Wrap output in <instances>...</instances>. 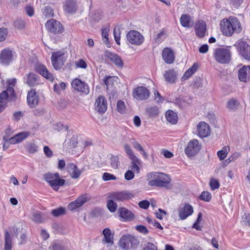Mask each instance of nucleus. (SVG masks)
Returning <instances> with one entry per match:
<instances>
[{
	"mask_svg": "<svg viewBox=\"0 0 250 250\" xmlns=\"http://www.w3.org/2000/svg\"><path fill=\"white\" fill-rule=\"evenodd\" d=\"M220 28L223 35L229 36L232 35L234 32H239L240 23L236 18L229 20H222L220 22Z\"/></svg>",
	"mask_w": 250,
	"mask_h": 250,
	"instance_id": "obj_1",
	"label": "nucleus"
},
{
	"mask_svg": "<svg viewBox=\"0 0 250 250\" xmlns=\"http://www.w3.org/2000/svg\"><path fill=\"white\" fill-rule=\"evenodd\" d=\"M139 244L138 239L134 235L129 234L123 235L119 242V247L124 250H134Z\"/></svg>",
	"mask_w": 250,
	"mask_h": 250,
	"instance_id": "obj_2",
	"label": "nucleus"
},
{
	"mask_svg": "<svg viewBox=\"0 0 250 250\" xmlns=\"http://www.w3.org/2000/svg\"><path fill=\"white\" fill-rule=\"evenodd\" d=\"M153 175L155 179L148 182L149 186L164 187L167 188H170L169 183L171 179L168 175L164 173H155L153 174Z\"/></svg>",
	"mask_w": 250,
	"mask_h": 250,
	"instance_id": "obj_3",
	"label": "nucleus"
},
{
	"mask_svg": "<svg viewBox=\"0 0 250 250\" xmlns=\"http://www.w3.org/2000/svg\"><path fill=\"white\" fill-rule=\"evenodd\" d=\"M231 52L225 48H218L215 50L214 57L215 60L220 63H227L231 60Z\"/></svg>",
	"mask_w": 250,
	"mask_h": 250,
	"instance_id": "obj_4",
	"label": "nucleus"
},
{
	"mask_svg": "<svg viewBox=\"0 0 250 250\" xmlns=\"http://www.w3.org/2000/svg\"><path fill=\"white\" fill-rule=\"evenodd\" d=\"M52 64L56 70H60L64 64L66 58L64 53L62 51L53 52L51 57Z\"/></svg>",
	"mask_w": 250,
	"mask_h": 250,
	"instance_id": "obj_5",
	"label": "nucleus"
},
{
	"mask_svg": "<svg viewBox=\"0 0 250 250\" xmlns=\"http://www.w3.org/2000/svg\"><path fill=\"white\" fill-rule=\"evenodd\" d=\"M108 197L109 199H113L118 202H123L133 198L134 195L131 191L123 190L120 192L110 193Z\"/></svg>",
	"mask_w": 250,
	"mask_h": 250,
	"instance_id": "obj_6",
	"label": "nucleus"
},
{
	"mask_svg": "<svg viewBox=\"0 0 250 250\" xmlns=\"http://www.w3.org/2000/svg\"><path fill=\"white\" fill-rule=\"evenodd\" d=\"M201 146L196 139H193L189 141L187 146L185 149L186 154L189 157H192L197 154L201 149Z\"/></svg>",
	"mask_w": 250,
	"mask_h": 250,
	"instance_id": "obj_7",
	"label": "nucleus"
},
{
	"mask_svg": "<svg viewBox=\"0 0 250 250\" xmlns=\"http://www.w3.org/2000/svg\"><path fill=\"white\" fill-rule=\"evenodd\" d=\"M127 41L132 44L141 45L144 42L143 36L136 30H130L126 35Z\"/></svg>",
	"mask_w": 250,
	"mask_h": 250,
	"instance_id": "obj_8",
	"label": "nucleus"
},
{
	"mask_svg": "<svg viewBox=\"0 0 250 250\" xmlns=\"http://www.w3.org/2000/svg\"><path fill=\"white\" fill-rule=\"evenodd\" d=\"M178 216L181 220H185L193 213V208L188 203H185L180 205L178 208Z\"/></svg>",
	"mask_w": 250,
	"mask_h": 250,
	"instance_id": "obj_9",
	"label": "nucleus"
},
{
	"mask_svg": "<svg viewBox=\"0 0 250 250\" xmlns=\"http://www.w3.org/2000/svg\"><path fill=\"white\" fill-rule=\"evenodd\" d=\"M150 92L149 90L144 86H138L134 89L132 95L134 98L138 100H144L148 98Z\"/></svg>",
	"mask_w": 250,
	"mask_h": 250,
	"instance_id": "obj_10",
	"label": "nucleus"
},
{
	"mask_svg": "<svg viewBox=\"0 0 250 250\" xmlns=\"http://www.w3.org/2000/svg\"><path fill=\"white\" fill-rule=\"evenodd\" d=\"M14 55L13 51L9 49L2 50L0 54V62L4 65H8L14 60Z\"/></svg>",
	"mask_w": 250,
	"mask_h": 250,
	"instance_id": "obj_11",
	"label": "nucleus"
},
{
	"mask_svg": "<svg viewBox=\"0 0 250 250\" xmlns=\"http://www.w3.org/2000/svg\"><path fill=\"white\" fill-rule=\"evenodd\" d=\"M45 26L49 32L54 34H60L63 31L62 26L61 23L54 19L48 21Z\"/></svg>",
	"mask_w": 250,
	"mask_h": 250,
	"instance_id": "obj_12",
	"label": "nucleus"
},
{
	"mask_svg": "<svg viewBox=\"0 0 250 250\" xmlns=\"http://www.w3.org/2000/svg\"><path fill=\"white\" fill-rule=\"evenodd\" d=\"M72 87L77 91L83 93L85 94L89 93V89L87 84L80 79L76 78L71 83Z\"/></svg>",
	"mask_w": 250,
	"mask_h": 250,
	"instance_id": "obj_13",
	"label": "nucleus"
},
{
	"mask_svg": "<svg viewBox=\"0 0 250 250\" xmlns=\"http://www.w3.org/2000/svg\"><path fill=\"white\" fill-rule=\"evenodd\" d=\"M16 82L17 80L15 78L8 79L6 82L7 84L6 89L2 92L6 93V96L10 98V101H15L16 99V95L14 89Z\"/></svg>",
	"mask_w": 250,
	"mask_h": 250,
	"instance_id": "obj_14",
	"label": "nucleus"
},
{
	"mask_svg": "<svg viewBox=\"0 0 250 250\" xmlns=\"http://www.w3.org/2000/svg\"><path fill=\"white\" fill-rule=\"evenodd\" d=\"M90 200L87 194H83L78 198L74 202H71L68 205V209L73 211L82 207L85 203Z\"/></svg>",
	"mask_w": 250,
	"mask_h": 250,
	"instance_id": "obj_15",
	"label": "nucleus"
},
{
	"mask_svg": "<svg viewBox=\"0 0 250 250\" xmlns=\"http://www.w3.org/2000/svg\"><path fill=\"white\" fill-rule=\"evenodd\" d=\"M237 48L240 54L246 60H250V46L244 41L237 44Z\"/></svg>",
	"mask_w": 250,
	"mask_h": 250,
	"instance_id": "obj_16",
	"label": "nucleus"
},
{
	"mask_svg": "<svg viewBox=\"0 0 250 250\" xmlns=\"http://www.w3.org/2000/svg\"><path fill=\"white\" fill-rule=\"evenodd\" d=\"M95 110L101 114L104 113L107 110V102L104 96H99L96 100Z\"/></svg>",
	"mask_w": 250,
	"mask_h": 250,
	"instance_id": "obj_17",
	"label": "nucleus"
},
{
	"mask_svg": "<svg viewBox=\"0 0 250 250\" xmlns=\"http://www.w3.org/2000/svg\"><path fill=\"white\" fill-rule=\"evenodd\" d=\"M162 56L165 62L167 64L172 63L175 59L174 52L169 47H166L163 49Z\"/></svg>",
	"mask_w": 250,
	"mask_h": 250,
	"instance_id": "obj_18",
	"label": "nucleus"
},
{
	"mask_svg": "<svg viewBox=\"0 0 250 250\" xmlns=\"http://www.w3.org/2000/svg\"><path fill=\"white\" fill-rule=\"evenodd\" d=\"M197 130L198 135L201 138L208 137L210 133L209 126L204 122L198 124Z\"/></svg>",
	"mask_w": 250,
	"mask_h": 250,
	"instance_id": "obj_19",
	"label": "nucleus"
},
{
	"mask_svg": "<svg viewBox=\"0 0 250 250\" xmlns=\"http://www.w3.org/2000/svg\"><path fill=\"white\" fill-rule=\"evenodd\" d=\"M28 105L31 107H35L39 103V98L35 90H31L28 93L27 97Z\"/></svg>",
	"mask_w": 250,
	"mask_h": 250,
	"instance_id": "obj_20",
	"label": "nucleus"
},
{
	"mask_svg": "<svg viewBox=\"0 0 250 250\" xmlns=\"http://www.w3.org/2000/svg\"><path fill=\"white\" fill-rule=\"evenodd\" d=\"M30 135V133L28 131L20 132L11 138L9 140V143L11 144L19 143L27 138Z\"/></svg>",
	"mask_w": 250,
	"mask_h": 250,
	"instance_id": "obj_21",
	"label": "nucleus"
},
{
	"mask_svg": "<svg viewBox=\"0 0 250 250\" xmlns=\"http://www.w3.org/2000/svg\"><path fill=\"white\" fill-rule=\"evenodd\" d=\"M177 73L174 69H169L166 71L164 77L165 81L169 83H174L177 79Z\"/></svg>",
	"mask_w": 250,
	"mask_h": 250,
	"instance_id": "obj_22",
	"label": "nucleus"
},
{
	"mask_svg": "<svg viewBox=\"0 0 250 250\" xmlns=\"http://www.w3.org/2000/svg\"><path fill=\"white\" fill-rule=\"evenodd\" d=\"M67 170L71 178L75 179H78L82 173V171L73 163L67 165Z\"/></svg>",
	"mask_w": 250,
	"mask_h": 250,
	"instance_id": "obj_23",
	"label": "nucleus"
},
{
	"mask_svg": "<svg viewBox=\"0 0 250 250\" xmlns=\"http://www.w3.org/2000/svg\"><path fill=\"white\" fill-rule=\"evenodd\" d=\"M206 31V23L203 21H198L195 25V32L196 35L199 38H203L205 36Z\"/></svg>",
	"mask_w": 250,
	"mask_h": 250,
	"instance_id": "obj_24",
	"label": "nucleus"
},
{
	"mask_svg": "<svg viewBox=\"0 0 250 250\" xmlns=\"http://www.w3.org/2000/svg\"><path fill=\"white\" fill-rule=\"evenodd\" d=\"M63 8L68 13H74L77 9L76 1L74 0H66Z\"/></svg>",
	"mask_w": 250,
	"mask_h": 250,
	"instance_id": "obj_25",
	"label": "nucleus"
},
{
	"mask_svg": "<svg viewBox=\"0 0 250 250\" xmlns=\"http://www.w3.org/2000/svg\"><path fill=\"white\" fill-rule=\"evenodd\" d=\"M250 71V66H243L238 72V78L239 80L242 82H246L249 79L248 75Z\"/></svg>",
	"mask_w": 250,
	"mask_h": 250,
	"instance_id": "obj_26",
	"label": "nucleus"
},
{
	"mask_svg": "<svg viewBox=\"0 0 250 250\" xmlns=\"http://www.w3.org/2000/svg\"><path fill=\"white\" fill-rule=\"evenodd\" d=\"M181 24L186 28H189L193 24L191 17L187 14H183L180 19Z\"/></svg>",
	"mask_w": 250,
	"mask_h": 250,
	"instance_id": "obj_27",
	"label": "nucleus"
},
{
	"mask_svg": "<svg viewBox=\"0 0 250 250\" xmlns=\"http://www.w3.org/2000/svg\"><path fill=\"white\" fill-rule=\"evenodd\" d=\"M37 69L40 74H41L43 77L49 80V81H53L54 77L53 75L48 71L47 68L44 65H39Z\"/></svg>",
	"mask_w": 250,
	"mask_h": 250,
	"instance_id": "obj_28",
	"label": "nucleus"
},
{
	"mask_svg": "<svg viewBox=\"0 0 250 250\" xmlns=\"http://www.w3.org/2000/svg\"><path fill=\"white\" fill-rule=\"evenodd\" d=\"M25 83L30 86H34L38 84L39 83L38 76L34 73H29L27 76Z\"/></svg>",
	"mask_w": 250,
	"mask_h": 250,
	"instance_id": "obj_29",
	"label": "nucleus"
},
{
	"mask_svg": "<svg viewBox=\"0 0 250 250\" xmlns=\"http://www.w3.org/2000/svg\"><path fill=\"white\" fill-rule=\"evenodd\" d=\"M166 117L168 122L171 124H176L177 123V115L171 110H168L166 113Z\"/></svg>",
	"mask_w": 250,
	"mask_h": 250,
	"instance_id": "obj_30",
	"label": "nucleus"
},
{
	"mask_svg": "<svg viewBox=\"0 0 250 250\" xmlns=\"http://www.w3.org/2000/svg\"><path fill=\"white\" fill-rule=\"evenodd\" d=\"M5 92H1L0 94V113L2 112L5 107L8 101H11L10 98L6 96Z\"/></svg>",
	"mask_w": 250,
	"mask_h": 250,
	"instance_id": "obj_31",
	"label": "nucleus"
},
{
	"mask_svg": "<svg viewBox=\"0 0 250 250\" xmlns=\"http://www.w3.org/2000/svg\"><path fill=\"white\" fill-rule=\"evenodd\" d=\"M198 64L194 63L193 65L187 70L182 77V81H184L191 76L198 69Z\"/></svg>",
	"mask_w": 250,
	"mask_h": 250,
	"instance_id": "obj_32",
	"label": "nucleus"
},
{
	"mask_svg": "<svg viewBox=\"0 0 250 250\" xmlns=\"http://www.w3.org/2000/svg\"><path fill=\"white\" fill-rule=\"evenodd\" d=\"M49 185L55 190L58 191L59 187L63 186L65 183V180L59 177H56Z\"/></svg>",
	"mask_w": 250,
	"mask_h": 250,
	"instance_id": "obj_33",
	"label": "nucleus"
},
{
	"mask_svg": "<svg viewBox=\"0 0 250 250\" xmlns=\"http://www.w3.org/2000/svg\"><path fill=\"white\" fill-rule=\"evenodd\" d=\"M119 212L121 217L126 219H131L134 217L133 214L125 208H121L119 209Z\"/></svg>",
	"mask_w": 250,
	"mask_h": 250,
	"instance_id": "obj_34",
	"label": "nucleus"
},
{
	"mask_svg": "<svg viewBox=\"0 0 250 250\" xmlns=\"http://www.w3.org/2000/svg\"><path fill=\"white\" fill-rule=\"evenodd\" d=\"M130 159L131 160V169L137 173H139L140 171L139 166L141 165L140 160L136 156L130 158Z\"/></svg>",
	"mask_w": 250,
	"mask_h": 250,
	"instance_id": "obj_35",
	"label": "nucleus"
},
{
	"mask_svg": "<svg viewBox=\"0 0 250 250\" xmlns=\"http://www.w3.org/2000/svg\"><path fill=\"white\" fill-rule=\"evenodd\" d=\"M109 58L117 66L120 68L123 66V62L119 56L115 54H110Z\"/></svg>",
	"mask_w": 250,
	"mask_h": 250,
	"instance_id": "obj_36",
	"label": "nucleus"
},
{
	"mask_svg": "<svg viewBox=\"0 0 250 250\" xmlns=\"http://www.w3.org/2000/svg\"><path fill=\"white\" fill-rule=\"evenodd\" d=\"M12 248V242L9 232L6 231L4 237V250H11Z\"/></svg>",
	"mask_w": 250,
	"mask_h": 250,
	"instance_id": "obj_37",
	"label": "nucleus"
},
{
	"mask_svg": "<svg viewBox=\"0 0 250 250\" xmlns=\"http://www.w3.org/2000/svg\"><path fill=\"white\" fill-rule=\"evenodd\" d=\"M26 151L31 154H33L38 151V146L34 142H28L25 146Z\"/></svg>",
	"mask_w": 250,
	"mask_h": 250,
	"instance_id": "obj_38",
	"label": "nucleus"
},
{
	"mask_svg": "<svg viewBox=\"0 0 250 250\" xmlns=\"http://www.w3.org/2000/svg\"><path fill=\"white\" fill-rule=\"evenodd\" d=\"M104 236V240L107 243L112 242L113 237L111 235V230L109 229L105 228L103 231Z\"/></svg>",
	"mask_w": 250,
	"mask_h": 250,
	"instance_id": "obj_39",
	"label": "nucleus"
},
{
	"mask_svg": "<svg viewBox=\"0 0 250 250\" xmlns=\"http://www.w3.org/2000/svg\"><path fill=\"white\" fill-rule=\"evenodd\" d=\"M229 151V147L228 146H225L223 148L218 151L217 152V156L220 160H224L227 156Z\"/></svg>",
	"mask_w": 250,
	"mask_h": 250,
	"instance_id": "obj_40",
	"label": "nucleus"
},
{
	"mask_svg": "<svg viewBox=\"0 0 250 250\" xmlns=\"http://www.w3.org/2000/svg\"><path fill=\"white\" fill-rule=\"evenodd\" d=\"M32 220L36 223H41L44 221V217L41 212L37 211L33 213Z\"/></svg>",
	"mask_w": 250,
	"mask_h": 250,
	"instance_id": "obj_41",
	"label": "nucleus"
},
{
	"mask_svg": "<svg viewBox=\"0 0 250 250\" xmlns=\"http://www.w3.org/2000/svg\"><path fill=\"white\" fill-rule=\"evenodd\" d=\"M132 145L135 149L138 151H139L141 153L145 159H146L148 158V154L145 152L143 147L138 142L134 141L133 142Z\"/></svg>",
	"mask_w": 250,
	"mask_h": 250,
	"instance_id": "obj_42",
	"label": "nucleus"
},
{
	"mask_svg": "<svg viewBox=\"0 0 250 250\" xmlns=\"http://www.w3.org/2000/svg\"><path fill=\"white\" fill-rule=\"evenodd\" d=\"M43 177L45 181L48 183L49 185H50L56 177H60V174L58 172H56L54 174L48 172L44 174Z\"/></svg>",
	"mask_w": 250,
	"mask_h": 250,
	"instance_id": "obj_43",
	"label": "nucleus"
},
{
	"mask_svg": "<svg viewBox=\"0 0 250 250\" xmlns=\"http://www.w3.org/2000/svg\"><path fill=\"white\" fill-rule=\"evenodd\" d=\"M167 37V32L165 29H163L160 32L157 34V37L155 38V41L158 43H161Z\"/></svg>",
	"mask_w": 250,
	"mask_h": 250,
	"instance_id": "obj_44",
	"label": "nucleus"
},
{
	"mask_svg": "<svg viewBox=\"0 0 250 250\" xmlns=\"http://www.w3.org/2000/svg\"><path fill=\"white\" fill-rule=\"evenodd\" d=\"M146 112L150 117H156L159 113V109L157 106H153L147 108Z\"/></svg>",
	"mask_w": 250,
	"mask_h": 250,
	"instance_id": "obj_45",
	"label": "nucleus"
},
{
	"mask_svg": "<svg viewBox=\"0 0 250 250\" xmlns=\"http://www.w3.org/2000/svg\"><path fill=\"white\" fill-rule=\"evenodd\" d=\"M114 199H110L107 202V207L108 210L111 212H115L117 208V204L114 201Z\"/></svg>",
	"mask_w": 250,
	"mask_h": 250,
	"instance_id": "obj_46",
	"label": "nucleus"
},
{
	"mask_svg": "<svg viewBox=\"0 0 250 250\" xmlns=\"http://www.w3.org/2000/svg\"><path fill=\"white\" fill-rule=\"evenodd\" d=\"M14 26L18 29H23L25 26V22L21 19H18L14 21Z\"/></svg>",
	"mask_w": 250,
	"mask_h": 250,
	"instance_id": "obj_47",
	"label": "nucleus"
},
{
	"mask_svg": "<svg viewBox=\"0 0 250 250\" xmlns=\"http://www.w3.org/2000/svg\"><path fill=\"white\" fill-rule=\"evenodd\" d=\"M65 208L63 207H60L56 209H53L51 211L52 215L55 217H59L65 214Z\"/></svg>",
	"mask_w": 250,
	"mask_h": 250,
	"instance_id": "obj_48",
	"label": "nucleus"
},
{
	"mask_svg": "<svg viewBox=\"0 0 250 250\" xmlns=\"http://www.w3.org/2000/svg\"><path fill=\"white\" fill-rule=\"evenodd\" d=\"M238 105V102L234 99H231L227 103V107L230 110H234L236 109Z\"/></svg>",
	"mask_w": 250,
	"mask_h": 250,
	"instance_id": "obj_49",
	"label": "nucleus"
},
{
	"mask_svg": "<svg viewBox=\"0 0 250 250\" xmlns=\"http://www.w3.org/2000/svg\"><path fill=\"white\" fill-rule=\"evenodd\" d=\"M119 159L117 156H112L111 157L110 165L112 168L117 169L119 165Z\"/></svg>",
	"mask_w": 250,
	"mask_h": 250,
	"instance_id": "obj_50",
	"label": "nucleus"
},
{
	"mask_svg": "<svg viewBox=\"0 0 250 250\" xmlns=\"http://www.w3.org/2000/svg\"><path fill=\"white\" fill-rule=\"evenodd\" d=\"M117 111L121 113H124L125 112V103L122 101H119L117 103Z\"/></svg>",
	"mask_w": 250,
	"mask_h": 250,
	"instance_id": "obj_51",
	"label": "nucleus"
},
{
	"mask_svg": "<svg viewBox=\"0 0 250 250\" xmlns=\"http://www.w3.org/2000/svg\"><path fill=\"white\" fill-rule=\"evenodd\" d=\"M200 198L202 200L209 202L211 198V195L209 192L203 191L200 195Z\"/></svg>",
	"mask_w": 250,
	"mask_h": 250,
	"instance_id": "obj_52",
	"label": "nucleus"
},
{
	"mask_svg": "<svg viewBox=\"0 0 250 250\" xmlns=\"http://www.w3.org/2000/svg\"><path fill=\"white\" fill-rule=\"evenodd\" d=\"M43 14L45 17H53V11L52 8L50 6H46L44 7L43 11Z\"/></svg>",
	"mask_w": 250,
	"mask_h": 250,
	"instance_id": "obj_53",
	"label": "nucleus"
},
{
	"mask_svg": "<svg viewBox=\"0 0 250 250\" xmlns=\"http://www.w3.org/2000/svg\"><path fill=\"white\" fill-rule=\"evenodd\" d=\"M109 31V28L108 27H106L102 29V35L103 38L104 40V42L107 44L109 43L108 41V32Z\"/></svg>",
	"mask_w": 250,
	"mask_h": 250,
	"instance_id": "obj_54",
	"label": "nucleus"
},
{
	"mask_svg": "<svg viewBox=\"0 0 250 250\" xmlns=\"http://www.w3.org/2000/svg\"><path fill=\"white\" fill-rule=\"evenodd\" d=\"M202 214L201 212H199L198 214V217L196 222L192 226V228L198 230H200L201 229V228L198 225L202 220Z\"/></svg>",
	"mask_w": 250,
	"mask_h": 250,
	"instance_id": "obj_55",
	"label": "nucleus"
},
{
	"mask_svg": "<svg viewBox=\"0 0 250 250\" xmlns=\"http://www.w3.org/2000/svg\"><path fill=\"white\" fill-rule=\"evenodd\" d=\"M102 178L104 181H107L109 180H115L117 178L114 175L110 174L107 172H104Z\"/></svg>",
	"mask_w": 250,
	"mask_h": 250,
	"instance_id": "obj_56",
	"label": "nucleus"
},
{
	"mask_svg": "<svg viewBox=\"0 0 250 250\" xmlns=\"http://www.w3.org/2000/svg\"><path fill=\"white\" fill-rule=\"evenodd\" d=\"M209 186L212 190L218 189L219 188L220 184L218 181L215 179H211L209 182Z\"/></svg>",
	"mask_w": 250,
	"mask_h": 250,
	"instance_id": "obj_57",
	"label": "nucleus"
},
{
	"mask_svg": "<svg viewBox=\"0 0 250 250\" xmlns=\"http://www.w3.org/2000/svg\"><path fill=\"white\" fill-rule=\"evenodd\" d=\"M124 147L125 152L128 155L129 159L135 156L130 146L128 145H125Z\"/></svg>",
	"mask_w": 250,
	"mask_h": 250,
	"instance_id": "obj_58",
	"label": "nucleus"
},
{
	"mask_svg": "<svg viewBox=\"0 0 250 250\" xmlns=\"http://www.w3.org/2000/svg\"><path fill=\"white\" fill-rule=\"evenodd\" d=\"M114 36L115 40L116 43L120 45V33L119 32V29L117 27H115L113 31Z\"/></svg>",
	"mask_w": 250,
	"mask_h": 250,
	"instance_id": "obj_59",
	"label": "nucleus"
},
{
	"mask_svg": "<svg viewBox=\"0 0 250 250\" xmlns=\"http://www.w3.org/2000/svg\"><path fill=\"white\" fill-rule=\"evenodd\" d=\"M142 250H158V249L154 244L148 242L145 245Z\"/></svg>",
	"mask_w": 250,
	"mask_h": 250,
	"instance_id": "obj_60",
	"label": "nucleus"
},
{
	"mask_svg": "<svg viewBox=\"0 0 250 250\" xmlns=\"http://www.w3.org/2000/svg\"><path fill=\"white\" fill-rule=\"evenodd\" d=\"M241 155V154L240 152H235L234 153H233L228 160L226 161V162L227 163V164H229L231 161H234L236 159H237L238 158H239Z\"/></svg>",
	"mask_w": 250,
	"mask_h": 250,
	"instance_id": "obj_61",
	"label": "nucleus"
},
{
	"mask_svg": "<svg viewBox=\"0 0 250 250\" xmlns=\"http://www.w3.org/2000/svg\"><path fill=\"white\" fill-rule=\"evenodd\" d=\"M7 36V30L6 28H0V42H2L6 39Z\"/></svg>",
	"mask_w": 250,
	"mask_h": 250,
	"instance_id": "obj_62",
	"label": "nucleus"
},
{
	"mask_svg": "<svg viewBox=\"0 0 250 250\" xmlns=\"http://www.w3.org/2000/svg\"><path fill=\"white\" fill-rule=\"evenodd\" d=\"M136 229L139 232L143 233L144 234H146L148 232V230L143 225H138L136 226Z\"/></svg>",
	"mask_w": 250,
	"mask_h": 250,
	"instance_id": "obj_63",
	"label": "nucleus"
},
{
	"mask_svg": "<svg viewBox=\"0 0 250 250\" xmlns=\"http://www.w3.org/2000/svg\"><path fill=\"white\" fill-rule=\"evenodd\" d=\"M43 152L45 156L48 158H51L53 155V151L48 146H44L43 147Z\"/></svg>",
	"mask_w": 250,
	"mask_h": 250,
	"instance_id": "obj_64",
	"label": "nucleus"
}]
</instances>
